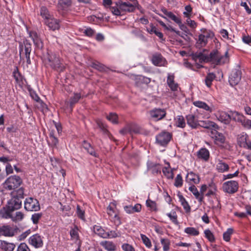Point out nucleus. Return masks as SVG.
Instances as JSON below:
<instances>
[{"instance_id": "obj_1", "label": "nucleus", "mask_w": 251, "mask_h": 251, "mask_svg": "<svg viewBox=\"0 0 251 251\" xmlns=\"http://www.w3.org/2000/svg\"><path fill=\"white\" fill-rule=\"evenodd\" d=\"M210 57L211 62L217 65H223L229 61L227 51H226L224 54H222L217 50H214L210 52Z\"/></svg>"}, {"instance_id": "obj_2", "label": "nucleus", "mask_w": 251, "mask_h": 251, "mask_svg": "<svg viewBox=\"0 0 251 251\" xmlns=\"http://www.w3.org/2000/svg\"><path fill=\"white\" fill-rule=\"evenodd\" d=\"M47 60L49 65L54 69L60 72L64 70L63 65L61 62L60 58L55 54L52 52L48 53Z\"/></svg>"}, {"instance_id": "obj_3", "label": "nucleus", "mask_w": 251, "mask_h": 251, "mask_svg": "<svg viewBox=\"0 0 251 251\" xmlns=\"http://www.w3.org/2000/svg\"><path fill=\"white\" fill-rule=\"evenodd\" d=\"M22 180L19 176L14 175L6 179L4 185L6 189L9 190H14L21 185Z\"/></svg>"}, {"instance_id": "obj_4", "label": "nucleus", "mask_w": 251, "mask_h": 251, "mask_svg": "<svg viewBox=\"0 0 251 251\" xmlns=\"http://www.w3.org/2000/svg\"><path fill=\"white\" fill-rule=\"evenodd\" d=\"M31 50V45L27 40L24 42V44H20V55L21 57L24 56L26 58V62L29 64L30 60V54Z\"/></svg>"}, {"instance_id": "obj_5", "label": "nucleus", "mask_w": 251, "mask_h": 251, "mask_svg": "<svg viewBox=\"0 0 251 251\" xmlns=\"http://www.w3.org/2000/svg\"><path fill=\"white\" fill-rule=\"evenodd\" d=\"M25 208L27 211H37L40 208L39 201L33 198H26L25 201Z\"/></svg>"}, {"instance_id": "obj_6", "label": "nucleus", "mask_w": 251, "mask_h": 251, "mask_svg": "<svg viewBox=\"0 0 251 251\" xmlns=\"http://www.w3.org/2000/svg\"><path fill=\"white\" fill-rule=\"evenodd\" d=\"M223 189L225 192L233 194L238 189V183L234 180H229L225 182L223 184Z\"/></svg>"}, {"instance_id": "obj_7", "label": "nucleus", "mask_w": 251, "mask_h": 251, "mask_svg": "<svg viewBox=\"0 0 251 251\" xmlns=\"http://www.w3.org/2000/svg\"><path fill=\"white\" fill-rule=\"evenodd\" d=\"M202 33L199 36V42L201 46H205L208 39H212L214 36V33L210 30L202 29Z\"/></svg>"}, {"instance_id": "obj_8", "label": "nucleus", "mask_w": 251, "mask_h": 251, "mask_svg": "<svg viewBox=\"0 0 251 251\" xmlns=\"http://www.w3.org/2000/svg\"><path fill=\"white\" fill-rule=\"evenodd\" d=\"M171 138L172 135L169 132L163 131L156 136V141L159 145L164 146L168 144Z\"/></svg>"}, {"instance_id": "obj_9", "label": "nucleus", "mask_w": 251, "mask_h": 251, "mask_svg": "<svg viewBox=\"0 0 251 251\" xmlns=\"http://www.w3.org/2000/svg\"><path fill=\"white\" fill-rule=\"evenodd\" d=\"M215 116L218 121L226 125L229 124L231 119V116L221 110H218L215 113Z\"/></svg>"}, {"instance_id": "obj_10", "label": "nucleus", "mask_w": 251, "mask_h": 251, "mask_svg": "<svg viewBox=\"0 0 251 251\" xmlns=\"http://www.w3.org/2000/svg\"><path fill=\"white\" fill-rule=\"evenodd\" d=\"M149 113L151 117L155 121L162 120L166 115L165 110L161 108H154L150 110Z\"/></svg>"}, {"instance_id": "obj_11", "label": "nucleus", "mask_w": 251, "mask_h": 251, "mask_svg": "<svg viewBox=\"0 0 251 251\" xmlns=\"http://www.w3.org/2000/svg\"><path fill=\"white\" fill-rule=\"evenodd\" d=\"M241 78V71L233 70L229 77V82L231 86H234L238 84Z\"/></svg>"}, {"instance_id": "obj_12", "label": "nucleus", "mask_w": 251, "mask_h": 251, "mask_svg": "<svg viewBox=\"0 0 251 251\" xmlns=\"http://www.w3.org/2000/svg\"><path fill=\"white\" fill-rule=\"evenodd\" d=\"M22 204V201L16 197L12 196V198L8 201L7 206L10 210L14 211L19 209Z\"/></svg>"}, {"instance_id": "obj_13", "label": "nucleus", "mask_w": 251, "mask_h": 251, "mask_svg": "<svg viewBox=\"0 0 251 251\" xmlns=\"http://www.w3.org/2000/svg\"><path fill=\"white\" fill-rule=\"evenodd\" d=\"M29 243L35 248H41L43 245L42 238L38 234L31 236L29 239Z\"/></svg>"}, {"instance_id": "obj_14", "label": "nucleus", "mask_w": 251, "mask_h": 251, "mask_svg": "<svg viewBox=\"0 0 251 251\" xmlns=\"http://www.w3.org/2000/svg\"><path fill=\"white\" fill-rule=\"evenodd\" d=\"M250 141L249 136L246 132H243L237 136V144L241 148L245 149Z\"/></svg>"}, {"instance_id": "obj_15", "label": "nucleus", "mask_w": 251, "mask_h": 251, "mask_svg": "<svg viewBox=\"0 0 251 251\" xmlns=\"http://www.w3.org/2000/svg\"><path fill=\"white\" fill-rule=\"evenodd\" d=\"M151 62L156 66H166L167 62L160 54H155L152 56Z\"/></svg>"}, {"instance_id": "obj_16", "label": "nucleus", "mask_w": 251, "mask_h": 251, "mask_svg": "<svg viewBox=\"0 0 251 251\" xmlns=\"http://www.w3.org/2000/svg\"><path fill=\"white\" fill-rule=\"evenodd\" d=\"M187 123L192 128L196 129L199 126L200 121L194 114H190L186 116Z\"/></svg>"}, {"instance_id": "obj_17", "label": "nucleus", "mask_w": 251, "mask_h": 251, "mask_svg": "<svg viewBox=\"0 0 251 251\" xmlns=\"http://www.w3.org/2000/svg\"><path fill=\"white\" fill-rule=\"evenodd\" d=\"M110 10L113 15L116 16L124 15L122 7V1H119L114 3L113 5L110 7Z\"/></svg>"}, {"instance_id": "obj_18", "label": "nucleus", "mask_w": 251, "mask_h": 251, "mask_svg": "<svg viewBox=\"0 0 251 251\" xmlns=\"http://www.w3.org/2000/svg\"><path fill=\"white\" fill-rule=\"evenodd\" d=\"M211 137L215 140V142L217 145H221L225 143L226 138L224 135L219 132L216 129H214L211 131Z\"/></svg>"}, {"instance_id": "obj_19", "label": "nucleus", "mask_w": 251, "mask_h": 251, "mask_svg": "<svg viewBox=\"0 0 251 251\" xmlns=\"http://www.w3.org/2000/svg\"><path fill=\"white\" fill-rule=\"evenodd\" d=\"M29 37L32 39L36 47L39 49H42L43 48V43L35 31H30L29 32Z\"/></svg>"}, {"instance_id": "obj_20", "label": "nucleus", "mask_w": 251, "mask_h": 251, "mask_svg": "<svg viewBox=\"0 0 251 251\" xmlns=\"http://www.w3.org/2000/svg\"><path fill=\"white\" fill-rule=\"evenodd\" d=\"M15 233V229L9 226H2L0 227V233L4 236L12 237Z\"/></svg>"}, {"instance_id": "obj_21", "label": "nucleus", "mask_w": 251, "mask_h": 251, "mask_svg": "<svg viewBox=\"0 0 251 251\" xmlns=\"http://www.w3.org/2000/svg\"><path fill=\"white\" fill-rule=\"evenodd\" d=\"M199 126L205 128L211 129V130L217 129L219 128L218 126L216 123L209 120H200Z\"/></svg>"}, {"instance_id": "obj_22", "label": "nucleus", "mask_w": 251, "mask_h": 251, "mask_svg": "<svg viewBox=\"0 0 251 251\" xmlns=\"http://www.w3.org/2000/svg\"><path fill=\"white\" fill-rule=\"evenodd\" d=\"M200 180L199 175L192 172L188 173L186 177V181L190 184H198Z\"/></svg>"}, {"instance_id": "obj_23", "label": "nucleus", "mask_w": 251, "mask_h": 251, "mask_svg": "<svg viewBox=\"0 0 251 251\" xmlns=\"http://www.w3.org/2000/svg\"><path fill=\"white\" fill-rule=\"evenodd\" d=\"M175 75L174 74H168L167 79V83L173 91H176L177 90L178 86L177 83L174 81Z\"/></svg>"}, {"instance_id": "obj_24", "label": "nucleus", "mask_w": 251, "mask_h": 251, "mask_svg": "<svg viewBox=\"0 0 251 251\" xmlns=\"http://www.w3.org/2000/svg\"><path fill=\"white\" fill-rule=\"evenodd\" d=\"M231 119L235 122L240 123L243 126L246 118L242 114L237 111H232Z\"/></svg>"}, {"instance_id": "obj_25", "label": "nucleus", "mask_w": 251, "mask_h": 251, "mask_svg": "<svg viewBox=\"0 0 251 251\" xmlns=\"http://www.w3.org/2000/svg\"><path fill=\"white\" fill-rule=\"evenodd\" d=\"M45 24L52 30L58 29L60 27L59 21L51 17L48 20H46Z\"/></svg>"}, {"instance_id": "obj_26", "label": "nucleus", "mask_w": 251, "mask_h": 251, "mask_svg": "<svg viewBox=\"0 0 251 251\" xmlns=\"http://www.w3.org/2000/svg\"><path fill=\"white\" fill-rule=\"evenodd\" d=\"M16 246L14 243L5 241H0V248L3 251H13Z\"/></svg>"}, {"instance_id": "obj_27", "label": "nucleus", "mask_w": 251, "mask_h": 251, "mask_svg": "<svg viewBox=\"0 0 251 251\" xmlns=\"http://www.w3.org/2000/svg\"><path fill=\"white\" fill-rule=\"evenodd\" d=\"M141 205L139 203L136 204L134 206L132 205H127L124 207L125 211L128 214H132L134 212H139L141 210Z\"/></svg>"}, {"instance_id": "obj_28", "label": "nucleus", "mask_w": 251, "mask_h": 251, "mask_svg": "<svg viewBox=\"0 0 251 251\" xmlns=\"http://www.w3.org/2000/svg\"><path fill=\"white\" fill-rule=\"evenodd\" d=\"M197 156L199 159L207 161L209 158V151L206 148H201L197 152Z\"/></svg>"}, {"instance_id": "obj_29", "label": "nucleus", "mask_w": 251, "mask_h": 251, "mask_svg": "<svg viewBox=\"0 0 251 251\" xmlns=\"http://www.w3.org/2000/svg\"><path fill=\"white\" fill-rule=\"evenodd\" d=\"M93 231L95 234L103 238H107V232L100 226H93Z\"/></svg>"}, {"instance_id": "obj_30", "label": "nucleus", "mask_w": 251, "mask_h": 251, "mask_svg": "<svg viewBox=\"0 0 251 251\" xmlns=\"http://www.w3.org/2000/svg\"><path fill=\"white\" fill-rule=\"evenodd\" d=\"M122 7L124 14L126 12H132L135 9V6L129 2H125L122 1Z\"/></svg>"}, {"instance_id": "obj_31", "label": "nucleus", "mask_w": 251, "mask_h": 251, "mask_svg": "<svg viewBox=\"0 0 251 251\" xmlns=\"http://www.w3.org/2000/svg\"><path fill=\"white\" fill-rule=\"evenodd\" d=\"M193 104L199 108H202L209 112H212L213 109L212 107L209 106L205 102L197 100L193 102Z\"/></svg>"}, {"instance_id": "obj_32", "label": "nucleus", "mask_w": 251, "mask_h": 251, "mask_svg": "<svg viewBox=\"0 0 251 251\" xmlns=\"http://www.w3.org/2000/svg\"><path fill=\"white\" fill-rule=\"evenodd\" d=\"M100 244L107 251H115L116 250V245L111 241H102Z\"/></svg>"}, {"instance_id": "obj_33", "label": "nucleus", "mask_w": 251, "mask_h": 251, "mask_svg": "<svg viewBox=\"0 0 251 251\" xmlns=\"http://www.w3.org/2000/svg\"><path fill=\"white\" fill-rule=\"evenodd\" d=\"M161 11L167 17L174 21L176 24L181 19L180 17H177L173 12L168 11L166 8L162 9Z\"/></svg>"}, {"instance_id": "obj_34", "label": "nucleus", "mask_w": 251, "mask_h": 251, "mask_svg": "<svg viewBox=\"0 0 251 251\" xmlns=\"http://www.w3.org/2000/svg\"><path fill=\"white\" fill-rule=\"evenodd\" d=\"M82 146L85 150H86L88 153H89L90 154L95 157H98L97 153L95 152L94 149L89 143L84 141Z\"/></svg>"}, {"instance_id": "obj_35", "label": "nucleus", "mask_w": 251, "mask_h": 251, "mask_svg": "<svg viewBox=\"0 0 251 251\" xmlns=\"http://www.w3.org/2000/svg\"><path fill=\"white\" fill-rule=\"evenodd\" d=\"M12 211H13L10 210L8 209V206L7 205L6 207H3L0 210V216L3 218H11V217H12L11 212Z\"/></svg>"}, {"instance_id": "obj_36", "label": "nucleus", "mask_w": 251, "mask_h": 251, "mask_svg": "<svg viewBox=\"0 0 251 251\" xmlns=\"http://www.w3.org/2000/svg\"><path fill=\"white\" fill-rule=\"evenodd\" d=\"M147 30L150 34L154 33L160 39H163V34L161 32L157 31L156 28L155 26H154L152 24H151L150 25V27L147 28Z\"/></svg>"}, {"instance_id": "obj_37", "label": "nucleus", "mask_w": 251, "mask_h": 251, "mask_svg": "<svg viewBox=\"0 0 251 251\" xmlns=\"http://www.w3.org/2000/svg\"><path fill=\"white\" fill-rule=\"evenodd\" d=\"M168 167H166L163 168L162 172L163 174L168 179H173L174 177V174L173 170L170 167V164L167 163Z\"/></svg>"}, {"instance_id": "obj_38", "label": "nucleus", "mask_w": 251, "mask_h": 251, "mask_svg": "<svg viewBox=\"0 0 251 251\" xmlns=\"http://www.w3.org/2000/svg\"><path fill=\"white\" fill-rule=\"evenodd\" d=\"M189 190L193 194L196 198L199 201H201L203 200V196H201L197 188L194 185H192L189 187Z\"/></svg>"}, {"instance_id": "obj_39", "label": "nucleus", "mask_w": 251, "mask_h": 251, "mask_svg": "<svg viewBox=\"0 0 251 251\" xmlns=\"http://www.w3.org/2000/svg\"><path fill=\"white\" fill-rule=\"evenodd\" d=\"M216 168L219 172L223 173L228 171L229 169V166L226 163L222 161H220L217 164Z\"/></svg>"}, {"instance_id": "obj_40", "label": "nucleus", "mask_w": 251, "mask_h": 251, "mask_svg": "<svg viewBox=\"0 0 251 251\" xmlns=\"http://www.w3.org/2000/svg\"><path fill=\"white\" fill-rule=\"evenodd\" d=\"M216 75L214 74L211 73L207 74L205 79V83L206 85L210 87L211 86L212 82L215 78Z\"/></svg>"}, {"instance_id": "obj_41", "label": "nucleus", "mask_w": 251, "mask_h": 251, "mask_svg": "<svg viewBox=\"0 0 251 251\" xmlns=\"http://www.w3.org/2000/svg\"><path fill=\"white\" fill-rule=\"evenodd\" d=\"M179 201L181 202V204L182 206H183V208L185 210L186 212H190V207L189 205V204L185 200V198L182 196V195H179Z\"/></svg>"}, {"instance_id": "obj_42", "label": "nucleus", "mask_w": 251, "mask_h": 251, "mask_svg": "<svg viewBox=\"0 0 251 251\" xmlns=\"http://www.w3.org/2000/svg\"><path fill=\"white\" fill-rule=\"evenodd\" d=\"M24 191L23 188H20L16 191H14L11 192L12 196L16 197L18 198H19L21 200L24 198Z\"/></svg>"}, {"instance_id": "obj_43", "label": "nucleus", "mask_w": 251, "mask_h": 251, "mask_svg": "<svg viewBox=\"0 0 251 251\" xmlns=\"http://www.w3.org/2000/svg\"><path fill=\"white\" fill-rule=\"evenodd\" d=\"M176 125L177 127L184 128L186 124L184 117L182 116H177L176 119Z\"/></svg>"}, {"instance_id": "obj_44", "label": "nucleus", "mask_w": 251, "mask_h": 251, "mask_svg": "<svg viewBox=\"0 0 251 251\" xmlns=\"http://www.w3.org/2000/svg\"><path fill=\"white\" fill-rule=\"evenodd\" d=\"M184 232L192 236H197L199 234V231L195 227H188L185 229Z\"/></svg>"}, {"instance_id": "obj_45", "label": "nucleus", "mask_w": 251, "mask_h": 251, "mask_svg": "<svg viewBox=\"0 0 251 251\" xmlns=\"http://www.w3.org/2000/svg\"><path fill=\"white\" fill-rule=\"evenodd\" d=\"M81 95L80 93H74L73 97L70 99V105L72 107L74 104L77 103L81 98Z\"/></svg>"}, {"instance_id": "obj_46", "label": "nucleus", "mask_w": 251, "mask_h": 251, "mask_svg": "<svg viewBox=\"0 0 251 251\" xmlns=\"http://www.w3.org/2000/svg\"><path fill=\"white\" fill-rule=\"evenodd\" d=\"M233 233V229L231 228H229L223 234V239L226 242L230 241V236Z\"/></svg>"}, {"instance_id": "obj_47", "label": "nucleus", "mask_w": 251, "mask_h": 251, "mask_svg": "<svg viewBox=\"0 0 251 251\" xmlns=\"http://www.w3.org/2000/svg\"><path fill=\"white\" fill-rule=\"evenodd\" d=\"M71 0H58V5L63 9H65L71 5Z\"/></svg>"}, {"instance_id": "obj_48", "label": "nucleus", "mask_w": 251, "mask_h": 251, "mask_svg": "<svg viewBox=\"0 0 251 251\" xmlns=\"http://www.w3.org/2000/svg\"><path fill=\"white\" fill-rule=\"evenodd\" d=\"M161 243L163 246L164 251H168L170 249V242L169 239L161 238Z\"/></svg>"}, {"instance_id": "obj_49", "label": "nucleus", "mask_w": 251, "mask_h": 251, "mask_svg": "<svg viewBox=\"0 0 251 251\" xmlns=\"http://www.w3.org/2000/svg\"><path fill=\"white\" fill-rule=\"evenodd\" d=\"M115 207L116 206L114 204H110L107 207V213L111 218L115 215V214L117 213L116 211L115 210Z\"/></svg>"}, {"instance_id": "obj_50", "label": "nucleus", "mask_w": 251, "mask_h": 251, "mask_svg": "<svg viewBox=\"0 0 251 251\" xmlns=\"http://www.w3.org/2000/svg\"><path fill=\"white\" fill-rule=\"evenodd\" d=\"M106 118L108 120L113 124L118 123V116L115 113H110L108 115L106 116Z\"/></svg>"}, {"instance_id": "obj_51", "label": "nucleus", "mask_w": 251, "mask_h": 251, "mask_svg": "<svg viewBox=\"0 0 251 251\" xmlns=\"http://www.w3.org/2000/svg\"><path fill=\"white\" fill-rule=\"evenodd\" d=\"M141 239L145 244V245L148 248H150L151 247V243L150 239L147 237L145 235L141 234L140 235Z\"/></svg>"}, {"instance_id": "obj_52", "label": "nucleus", "mask_w": 251, "mask_h": 251, "mask_svg": "<svg viewBox=\"0 0 251 251\" xmlns=\"http://www.w3.org/2000/svg\"><path fill=\"white\" fill-rule=\"evenodd\" d=\"M167 215L174 224L176 225L178 224L177 220V215L175 211H171L170 213H167Z\"/></svg>"}, {"instance_id": "obj_53", "label": "nucleus", "mask_w": 251, "mask_h": 251, "mask_svg": "<svg viewBox=\"0 0 251 251\" xmlns=\"http://www.w3.org/2000/svg\"><path fill=\"white\" fill-rule=\"evenodd\" d=\"M40 13L43 18H45L46 20H48L51 17L48 9L45 7H41Z\"/></svg>"}, {"instance_id": "obj_54", "label": "nucleus", "mask_w": 251, "mask_h": 251, "mask_svg": "<svg viewBox=\"0 0 251 251\" xmlns=\"http://www.w3.org/2000/svg\"><path fill=\"white\" fill-rule=\"evenodd\" d=\"M183 184V179L180 174L177 175L175 178L174 185L176 187H180Z\"/></svg>"}, {"instance_id": "obj_55", "label": "nucleus", "mask_w": 251, "mask_h": 251, "mask_svg": "<svg viewBox=\"0 0 251 251\" xmlns=\"http://www.w3.org/2000/svg\"><path fill=\"white\" fill-rule=\"evenodd\" d=\"M146 205L147 207H149L150 209L152 211H156V204L155 201L151 200L150 199H148L146 201Z\"/></svg>"}, {"instance_id": "obj_56", "label": "nucleus", "mask_w": 251, "mask_h": 251, "mask_svg": "<svg viewBox=\"0 0 251 251\" xmlns=\"http://www.w3.org/2000/svg\"><path fill=\"white\" fill-rule=\"evenodd\" d=\"M204 234L205 237L207 238V239L211 242H213L215 241V238L214 235L211 232V231L209 229H206L204 231Z\"/></svg>"}, {"instance_id": "obj_57", "label": "nucleus", "mask_w": 251, "mask_h": 251, "mask_svg": "<svg viewBox=\"0 0 251 251\" xmlns=\"http://www.w3.org/2000/svg\"><path fill=\"white\" fill-rule=\"evenodd\" d=\"M24 218V214L21 212H17L15 213V216H13L12 215V217H11V219L13 221H19L22 220Z\"/></svg>"}, {"instance_id": "obj_58", "label": "nucleus", "mask_w": 251, "mask_h": 251, "mask_svg": "<svg viewBox=\"0 0 251 251\" xmlns=\"http://www.w3.org/2000/svg\"><path fill=\"white\" fill-rule=\"evenodd\" d=\"M107 234H108L107 238H116L120 237L121 235L120 232H117L115 230H111L109 232H107Z\"/></svg>"}, {"instance_id": "obj_59", "label": "nucleus", "mask_w": 251, "mask_h": 251, "mask_svg": "<svg viewBox=\"0 0 251 251\" xmlns=\"http://www.w3.org/2000/svg\"><path fill=\"white\" fill-rule=\"evenodd\" d=\"M76 213H77V216L79 218H80L81 219H82L83 220H85V216H84L85 212L83 210H82L80 208V206L79 205H77L76 206Z\"/></svg>"}, {"instance_id": "obj_60", "label": "nucleus", "mask_w": 251, "mask_h": 251, "mask_svg": "<svg viewBox=\"0 0 251 251\" xmlns=\"http://www.w3.org/2000/svg\"><path fill=\"white\" fill-rule=\"evenodd\" d=\"M185 11L183 12V14L184 16L187 17H191L192 12V8L191 7L190 5H186L185 7Z\"/></svg>"}, {"instance_id": "obj_61", "label": "nucleus", "mask_w": 251, "mask_h": 251, "mask_svg": "<svg viewBox=\"0 0 251 251\" xmlns=\"http://www.w3.org/2000/svg\"><path fill=\"white\" fill-rule=\"evenodd\" d=\"M198 60L201 63L211 62L210 54L207 56L203 53Z\"/></svg>"}, {"instance_id": "obj_62", "label": "nucleus", "mask_w": 251, "mask_h": 251, "mask_svg": "<svg viewBox=\"0 0 251 251\" xmlns=\"http://www.w3.org/2000/svg\"><path fill=\"white\" fill-rule=\"evenodd\" d=\"M16 251H30V250L25 243H22L18 247Z\"/></svg>"}, {"instance_id": "obj_63", "label": "nucleus", "mask_w": 251, "mask_h": 251, "mask_svg": "<svg viewBox=\"0 0 251 251\" xmlns=\"http://www.w3.org/2000/svg\"><path fill=\"white\" fill-rule=\"evenodd\" d=\"M42 214L41 213H34L32 215L31 217V220L33 222V223L35 224H37L40 219L42 217Z\"/></svg>"}, {"instance_id": "obj_64", "label": "nucleus", "mask_w": 251, "mask_h": 251, "mask_svg": "<svg viewBox=\"0 0 251 251\" xmlns=\"http://www.w3.org/2000/svg\"><path fill=\"white\" fill-rule=\"evenodd\" d=\"M122 248L124 251H135L134 248L128 244H124Z\"/></svg>"}]
</instances>
